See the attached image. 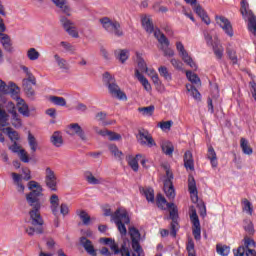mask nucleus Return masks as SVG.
<instances>
[{
    "instance_id": "b1692460",
    "label": "nucleus",
    "mask_w": 256,
    "mask_h": 256,
    "mask_svg": "<svg viewBox=\"0 0 256 256\" xmlns=\"http://www.w3.org/2000/svg\"><path fill=\"white\" fill-rule=\"evenodd\" d=\"M69 129L72 131V135H77L81 139V141H87V135H85V130H83L79 123L70 124Z\"/></svg>"
},
{
    "instance_id": "c03bdc74",
    "label": "nucleus",
    "mask_w": 256,
    "mask_h": 256,
    "mask_svg": "<svg viewBox=\"0 0 256 256\" xmlns=\"http://www.w3.org/2000/svg\"><path fill=\"white\" fill-rule=\"evenodd\" d=\"M7 121H9V114H7V111L2 109L0 105V127H7V125H9Z\"/></svg>"
},
{
    "instance_id": "603ef678",
    "label": "nucleus",
    "mask_w": 256,
    "mask_h": 256,
    "mask_svg": "<svg viewBox=\"0 0 256 256\" xmlns=\"http://www.w3.org/2000/svg\"><path fill=\"white\" fill-rule=\"evenodd\" d=\"M143 158V155L138 154L130 161V167L137 173L139 171V160Z\"/></svg>"
},
{
    "instance_id": "f03ea898",
    "label": "nucleus",
    "mask_w": 256,
    "mask_h": 256,
    "mask_svg": "<svg viewBox=\"0 0 256 256\" xmlns=\"http://www.w3.org/2000/svg\"><path fill=\"white\" fill-rule=\"evenodd\" d=\"M102 81L108 89V93L111 97L119 99V101H127V94L121 90L117 85V80L109 72H105L102 76Z\"/></svg>"
},
{
    "instance_id": "bb28decb",
    "label": "nucleus",
    "mask_w": 256,
    "mask_h": 256,
    "mask_svg": "<svg viewBox=\"0 0 256 256\" xmlns=\"http://www.w3.org/2000/svg\"><path fill=\"white\" fill-rule=\"evenodd\" d=\"M142 27L147 31L148 33H155V28L153 26V21L151 20V16L144 15L142 17Z\"/></svg>"
},
{
    "instance_id": "9d476101",
    "label": "nucleus",
    "mask_w": 256,
    "mask_h": 256,
    "mask_svg": "<svg viewBox=\"0 0 256 256\" xmlns=\"http://www.w3.org/2000/svg\"><path fill=\"white\" fill-rule=\"evenodd\" d=\"M154 37L157 39V41L161 45V51L164 53V57H173L175 55V51L173 49L169 48V39L165 37V34L161 33L160 30H156L154 32Z\"/></svg>"
},
{
    "instance_id": "0e129e2a",
    "label": "nucleus",
    "mask_w": 256,
    "mask_h": 256,
    "mask_svg": "<svg viewBox=\"0 0 256 256\" xmlns=\"http://www.w3.org/2000/svg\"><path fill=\"white\" fill-rule=\"evenodd\" d=\"M60 45L67 53H75V46L71 45V43L62 41Z\"/></svg>"
},
{
    "instance_id": "6e6552de",
    "label": "nucleus",
    "mask_w": 256,
    "mask_h": 256,
    "mask_svg": "<svg viewBox=\"0 0 256 256\" xmlns=\"http://www.w3.org/2000/svg\"><path fill=\"white\" fill-rule=\"evenodd\" d=\"M164 171L166 173L164 179V192L168 199H175V188L173 187V172L169 167L164 166Z\"/></svg>"
},
{
    "instance_id": "338daca9",
    "label": "nucleus",
    "mask_w": 256,
    "mask_h": 256,
    "mask_svg": "<svg viewBox=\"0 0 256 256\" xmlns=\"http://www.w3.org/2000/svg\"><path fill=\"white\" fill-rule=\"evenodd\" d=\"M86 181L90 185H99L101 183V180L95 178L91 172H89V175L86 176Z\"/></svg>"
},
{
    "instance_id": "de8ad7c7",
    "label": "nucleus",
    "mask_w": 256,
    "mask_h": 256,
    "mask_svg": "<svg viewBox=\"0 0 256 256\" xmlns=\"http://www.w3.org/2000/svg\"><path fill=\"white\" fill-rule=\"evenodd\" d=\"M226 53L229 57V59L232 61L233 65H237V52L235 51V49L231 46L227 47L226 49Z\"/></svg>"
},
{
    "instance_id": "a18cd8bd",
    "label": "nucleus",
    "mask_w": 256,
    "mask_h": 256,
    "mask_svg": "<svg viewBox=\"0 0 256 256\" xmlns=\"http://www.w3.org/2000/svg\"><path fill=\"white\" fill-rule=\"evenodd\" d=\"M145 74L148 75L153 81L155 85H159V74L155 71V69H149L147 68L146 71H144Z\"/></svg>"
},
{
    "instance_id": "6e6d98bb",
    "label": "nucleus",
    "mask_w": 256,
    "mask_h": 256,
    "mask_svg": "<svg viewBox=\"0 0 256 256\" xmlns=\"http://www.w3.org/2000/svg\"><path fill=\"white\" fill-rule=\"evenodd\" d=\"M158 72H159L160 76L164 77V79L166 81H171V79H172L171 73H169V69L166 68V66H160L158 68Z\"/></svg>"
},
{
    "instance_id": "5701e85b",
    "label": "nucleus",
    "mask_w": 256,
    "mask_h": 256,
    "mask_svg": "<svg viewBox=\"0 0 256 256\" xmlns=\"http://www.w3.org/2000/svg\"><path fill=\"white\" fill-rule=\"evenodd\" d=\"M0 43L7 53H13V41H11L9 34L0 32Z\"/></svg>"
},
{
    "instance_id": "e2e57ef3",
    "label": "nucleus",
    "mask_w": 256,
    "mask_h": 256,
    "mask_svg": "<svg viewBox=\"0 0 256 256\" xmlns=\"http://www.w3.org/2000/svg\"><path fill=\"white\" fill-rule=\"evenodd\" d=\"M139 111L143 115H146V117H151V115H153V112L155 111V106L139 108Z\"/></svg>"
},
{
    "instance_id": "72a5a7b5",
    "label": "nucleus",
    "mask_w": 256,
    "mask_h": 256,
    "mask_svg": "<svg viewBox=\"0 0 256 256\" xmlns=\"http://www.w3.org/2000/svg\"><path fill=\"white\" fill-rule=\"evenodd\" d=\"M1 131H6L9 139L12 141V143H17L21 137L19 136V132L13 130L11 127L2 128Z\"/></svg>"
},
{
    "instance_id": "79ce46f5",
    "label": "nucleus",
    "mask_w": 256,
    "mask_h": 256,
    "mask_svg": "<svg viewBox=\"0 0 256 256\" xmlns=\"http://www.w3.org/2000/svg\"><path fill=\"white\" fill-rule=\"evenodd\" d=\"M136 62L138 65V71L146 72L147 71V63H145V60L142 59L141 54L139 52H136Z\"/></svg>"
},
{
    "instance_id": "9b49d317",
    "label": "nucleus",
    "mask_w": 256,
    "mask_h": 256,
    "mask_svg": "<svg viewBox=\"0 0 256 256\" xmlns=\"http://www.w3.org/2000/svg\"><path fill=\"white\" fill-rule=\"evenodd\" d=\"M189 215L192 223V233L194 235V239L199 241V239H201V222H199V216L197 215V210H195V207H190Z\"/></svg>"
},
{
    "instance_id": "49530a36",
    "label": "nucleus",
    "mask_w": 256,
    "mask_h": 256,
    "mask_svg": "<svg viewBox=\"0 0 256 256\" xmlns=\"http://www.w3.org/2000/svg\"><path fill=\"white\" fill-rule=\"evenodd\" d=\"M128 51L127 50H115L114 55L115 57L121 61L122 63H125L127 59H129V56L127 55Z\"/></svg>"
},
{
    "instance_id": "58836bf2",
    "label": "nucleus",
    "mask_w": 256,
    "mask_h": 256,
    "mask_svg": "<svg viewBox=\"0 0 256 256\" xmlns=\"http://www.w3.org/2000/svg\"><path fill=\"white\" fill-rule=\"evenodd\" d=\"M186 77L188 81H191L193 85H196L197 87H201V79L197 74L191 72V71H186Z\"/></svg>"
},
{
    "instance_id": "5fc2aeb1",
    "label": "nucleus",
    "mask_w": 256,
    "mask_h": 256,
    "mask_svg": "<svg viewBox=\"0 0 256 256\" xmlns=\"http://www.w3.org/2000/svg\"><path fill=\"white\" fill-rule=\"evenodd\" d=\"M54 59L60 69H65V70L69 69V66L67 65V60L61 58L59 54H55Z\"/></svg>"
},
{
    "instance_id": "6ab92c4d",
    "label": "nucleus",
    "mask_w": 256,
    "mask_h": 256,
    "mask_svg": "<svg viewBox=\"0 0 256 256\" xmlns=\"http://www.w3.org/2000/svg\"><path fill=\"white\" fill-rule=\"evenodd\" d=\"M17 84L9 82L8 85L5 81L0 79V101L2 103H7V100L3 95H9V91H17Z\"/></svg>"
},
{
    "instance_id": "c85d7f7f",
    "label": "nucleus",
    "mask_w": 256,
    "mask_h": 256,
    "mask_svg": "<svg viewBox=\"0 0 256 256\" xmlns=\"http://www.w3.org/2000/svg\"><path fill=\"white\" fill-rule=\"evenodd\" d=\"M53 3L56 5V7H58L59 9H61V11H63L65 13V15H67L68 17H71V8L69 7V5H67V0H52Z\"/></svg>"
},
{
    "instance_id": "864d4df0",
    "label": "nucleus",
    "mask_w": 256,
    "mask_h": 256,
    "mask_svg": "<svg viewBox=\"0 0 256 256\" xmlns=\"http://www.w3.org/2000/svg\"><path fill=\"white\" fill-rule=\"evenodd\" d=\"M27 57L30 61H37V59H39V57H41V54L39 53V51H37V49L30 48L27 51Z\"/></svg>"
},
{
    "instance_id": "393cba45",
    "label": "nucleus",
    "mask_w": 256,
    "mask_h": 256,
    "mask_svg": "<svg viewBox=\"0 0 256 256\" xmlns=\"http://www.w3.org/2000/svg\"><path fill=\"white\" fill-rule=\"evenodd\" d=\"M134 77L141 83V85L144 87L145 91L150 92L151 91V83H149V80L141 74L139 69H135Z\"/></svg>"
},
{
    "instance_id": "f8f14e48",
    "label": "nucleus",
    "mask_w": 256,
    "mask_h": 256,
    "mask_svg": "<svg viewBox=\"0 0 256 256\" xmlns=\"http://www.w3.org/2000/svg\"><path fill=\"white\" fill-rule=\"evenodd\" d=\"M136 139L138 143L142 145V147H155V145H157V143H155V140L153 139V136H151V133L143 128L138 130Z\"/></svg>"
},
{
    "instance_id": "0eeeda50",
    "label": "nucleus",
    "mask_w": 256,
    "mask_h": 256,
    "mask_svg": "<svg viewBox=\"0 0 256 256\" xmlns=\"http://www.w3.org/2000/svg\"><path fill=\"white\" fill-rule=\"evenodd\" d=\"M100 23L103 29H105V31H107L108 33L116 35V37H122L123 30H121V24H119V22L112 21L111 19H109V17H103L102 19H100Z\"/></svg>"
},
{
    "instance_id": "774afa93",
    "label": "nucleus",
    "mask_w": 256,
    "mask_h": 256,
    "mask_svg": "<svg viewBox=\"0 0 256 256\" xmlns=\"http://www.w3.org/2000/svg\"><path fill=\"white\" fill-rule=\"evenodd\" d=\"M188 256H196L195 255V243L192 240H189L186 246Z\"/></svg>"
},
{
    "instance_id": "3c124183",
    "label": "nucleus",
    "mask_w": 256,
    "mask_h": 256,
    "mask_svg": "<svg viewBox=\"0 0 256 256\" xmlns=\"http://www.w3.org/2000/svg\"><path fill=\"white\" fill-rule=\"evenodd\" d=\"M216 251L218 255L227 256L231 252V248L227 245L218 244L216 246Z\"/></svg>"
},
{
    "instance_id": "bf43d9fd",
    "label": "nucleus",
    "mask_w": 256,
    "mask_h": 256,
    "mask_svg": "<svg viewBox=\"0 0 256 256\" xmlns=\"http://www.w3.org/2000/svg\"><path fill=\"white\" fill-rule=\"evenodd\" d=\"M104 137H108L109 141H120L121 134H118L113 131L106 130Z\"/></svg>"
},
{
    "instance_id": "e433bc0d",
    "label": "nucleus",
    "mask_w": 256,
    "mask_h": 256,
    "mask_svg": "<svg viewBox=\"0 0 256 256\" xmlns=\"http://www.w3.org/2000/svg\"><path fill=\"white\" fill-rule=\"evenodd\" d=\"M11 125L15 129H21L23 127V120H21V116L19 113L14 112V114H11Z\"/></svg>"
},
{
    "instance_id": "ddd939ff",
    "label": "nucleus",
    "mask_w": 256,
    "mask_h": 256,
    "mask_svg": "<svg viewBox=\"0 0 256 256\" xmlns=\"http://www.w3.org/2000/svg\"><path fill=\"white\" fill-rule=\"evenodd\" d=\"M176 49L182 61H184L186 65H189L191 69L197 70V64L193 61V58H191V56L189 55V52H187V50L185 49V46L183 45V43L177 42Z\"/></svg>"
},
{
    "instance_id": "f257e3e1",
    "label": "nucleus",
    "mask_w": 256,
    "mask_h": 256,
    "mask_svg": "<svg viewBox=\"0 0 256 256\" xmlns=\"http://www.w3.org/2000/svg\"><path fill=\"white\" fill-rule=\"evenodd\" d=\"M29 193L26 194V202L29 210L30 223L32 226L25 228V232L29 237H33L35 233L37 235H43L45 229L43 225L45 221L41 216V208L43 207V187L40 186L39 182L31 180L28 182Z\"/></svg>"
},
{
    "instance_id": "1a4fd4ad",
    "label": "nucleus",
    "mask_w": 256,
    "mask_h": 256,
    "mask_svg": "<svg viewBox=\"0 0 256 256\" xmlns=\"http://www.w3.org/2000/svg\"><path fill=\"white\" fill-rule=\"evenodd\" d=\"M16 88H18L16 91H9L8 95H11L12 99H15L17 102V105H20L18 107V112L23 117H31V111H29V105L25 103V100H23L21 97H19V86L16 85Z\"/></svg>"
},
{
    "instance_id": "c9c22d12",
    "label": "nucleus",
    "mask_w": 256,
    "mask_h": 256,
    "mask_svg": "<svg viewBox=\"0 0 256 256\" xmlns=\"http://www.w3.org/2000/svg\"><path fill=\"white\" fill-rule=\"evenodd\" d=\"M76 215L81 219L83 225L89 226L91 225V216L85 210H77Z\"/></svg>"
},
{
    "instance_id": "4d7b16f0",
    "label": "nucleus",
    "mask_w": 256,
    "mask_h": 256,
    "mask_svg": "<svg viewBox=\"0 0 256 256\" xmlns=\"http://www.w3.org/2000/svg\"><path fill=\"white\" fill-rule=\"evenodd\" d=\"M28 143L31 151L35 153V151H37L38 144H37V139H35V136H33L31 132L28 133Z\"/></svg>"
},
{
    "instance_id": "4c0bfd02",
    "label": "nucleus",
    "mask_w": 256,
    "mask_h": 256,
    "mask_svg": "<svg viewBox=\"0 0 256 256\" xmlns=\"http://www.w3.org/2000/svg\"><path fill=\"white\" fill-rule=\"evenodd\" d=\"M186 89L188 93H190L191 97L195 99L196 101H201V93H199V90L195 88V86L191 84H186Z\"/></svg>"
},
{
    "instance_id": "412c9836",
    "label": "nucleus",
    "mask_w": 256,
    "mask_h": 256,
    "mask_svg": "<svg viewBox=\"0 0 256 256\" xmlns=\"http://www.w3.org/2000/svg\"><path fill=\"white\" fill-rule=\"evenodd\" d=\"M188 191L190 193L191 201L198 203L199 195L197 192V183L195 182V178L193 176L188 177Z\"/></svg>"
},
{
    "instance_id": "4be33fe9",
    "label": "nucleus",
    "mask_w": 256,
    "mask_h": 256,
    "mask_svg": "<svg viewBox=\"0 0 256 256\" xmlns=\"http://www.w3.org/2000/svg\"><path fill=\"white\" fill-rule=\"evenodd\" d=\"M80 245L85 249L86 253L91 256H97V250H95V246H93V242L87 239V237H80Z\"/></svg>"
},
{
    "instance_id": "4468645a",
    "label": "nucleus",
    "mask_w": 256,
    "mask_h": 256,
    "mask_svg": "<svg viewBox=\"0 0 256 256\" xmlns=\"http://www.w3.org/2000/svg\"><path fill=\"white\" fill-rule=\"evenodd\" d=\"M176 49L182 61H184L186 65H189L191 69L197 70V64L193 61V58H191V56L189 55V52H187V50L185 49V46L183 45V43L177 42Z\"/></svg>"
},
{
    "instance_id": "2eb2a0df",
    "label": "nucleus",
    "mask_w": 256,
    "mask_h": 256,
    "mask_svg": "<svg viewBox=\"0 0 256 256\" xmlns=\"http://www.w3.org/2000/svg\"><path fill=\"white\" fill-rule=\"evenodd\" d=\"M60 23L63 29L70 35V37H73L74 39H78L79 32L77 31V27H75V23L73 21L69 20L65 16H60Z\"/></svg>"
},
{
    "instance_id": "423d86ee",
    "label": "nucleus",
    "mask_w": 256,
    "mask_h": 256,
    "mask_svg": "<svg viewBox=\"0 0 256 256\" xmlns=\"http://www.w3.org/2000/svg\"><path fill=\"white\" fill-rule=\"evenodd\" d=\"M129 235L132 241V256H145V252H143V248H141V244L139 243L141 241V233H139V230L135 227H130Z\"/></svg>"
},
{
    "instance_id": "a211bd4d",
    "label": "nucleus",
    "mask_w": 256,
    "mask_h": 256,
    "mask_svg": "<svg viewBox=\"0 0 256 256\" xmlns=\"http://www.w3.org/2000/svg\"><path fill=\"white\" fill-rule=\"evenodd\" d=\"M215 21L216 24L223 29L226 35L233 37V26L231 25L229 19H227L225 16H216Z\"/></svg>"
},
{
    "instance_id": "aec40b11",
    "label": "nucleus",
    "mask_w": 256,
    "mask_h": 256,
    "mask_svg": "<svg viewBox=\"0 0 256 256\" xmlns=\"http://www.w3.org/2000/svg\"><path fill=\"white\" fill-rule=\"evenodd\" d=\"M33 85H37L36 78H34V82L33 80H30V78H24L22 80V88L27 97H35V90L33 89Z\"/></svg>"
},
{
    "instance_id": "7ed1b4c3",
    "label": "nucleus",
    "mask_w": 256,
    "mask_h": 256,
    "mask_svg": "<svg viewBox=\"0 0 256 256\" xmlns=\"http://www.w3.org/2000/svg\"><path fill=\"white\" fill-rule=\"evenodd\" d=\"M112 217L122 238L125 237V235H127V227H125V225H129V216H127V210L124 208H118Z\"/></svg>"
},
{
    "instance_id": "7c9ffc66",
    "label": "nucleus",
    "mask_w": 256,
    "mask_h": 256,
    "mask_svg": "<svg viewBox=\"0 0 256 256\" xmlns=\"http://www.w3.org/2000/svg\"><path fill=\"white\" fill-rule=\"evenodd\" d=\"M50 209L53 213V215L57 216L59 215V196H57V194H53L50 197Z\"/></svg>"
},
{
    "instance_id": "ea45409f",
    "label": "nucleus",
    "mask_w": 256,
    "mask_h": 256,
    "mask_svg": "<svg viewBox=\"0 0 256 256\" xmlns=\"http://www.w3.org/2000/svg\"><path fill=\"white\" fill-rule=\"evenodd\" d=\"M49 101L58 107H65L67 105V100L60 96H50Z\"/></svg>"
},
{
    "instance_id": "473e14b6",
    "label": "nucleus",
    "mask_w": 256,
    "mask_h": 256,
    "mask_svg": "<svg viewBox=\"0 0 256 256\" xmlns=\"http://www.w3.org/2000/svg\"><path fill=\"white\" fill-rule=\"evenodd\" d=\"M240 147L244 155H253V148H251V145L249 144V140L245 138H241Z\"/></svg>"
},
{
    "instance_id": "8fccbe9b",
    "label": "nucleus",
    "mask_w": 256,
    "mask_h": 256,
    "mask_svg": "<svg viewBox=\"0 0 256 256\" xmlns=\"http://www.w3.org/2000/svg\"><path fill=\"white\" fill-rule=\"evenodd\" d=\"M242 210L248 215H253V204H251L247 198L242 199Z\"/></svg>"
},
{
    "instance_id": "37998d69",
    "label": "nucleus",
    "mask_w": 256,
    "mask_h": 256,
    "mask_svg": "<svg viewBox=\"0 0 256 256\" xmlns=\"http://www.w3.org/2000/svg\"><path fill=\"white\" fill-rule=\"evenodd\" d=\"M244 231L247 236L255 235V228L253 226V222L251 220H245L243 225Z\"/></svg>"
},
{
    "instance_id": "2f4dec72",
    "label": "nucleus",
    "mask_w": 256,
    "mask_h": 256,
    "mask_svg": "<svg viewBox=\"0 0 256 256\" xmlns=\"http://www.w3.org/2000/svg\"><path fill=\"white\" fill-rule=\"evenodd\" d=\"M245 253L247 256H256L255 249L248 248L245 250V246H240L237 250H234V256H245Z\"/></svg>"
},
{
    "instance_id": "dca6fc26",
    "label": "nucleus",
    "mask_w": 256,
    "mask_h": 256,
    "mask_svg": "<svg viewBox=\"0 0 256 256\" xmlns=\"http://www.w3.org/2000/svg\"><path fill=\"white\" fill-rule=\"evenodd\" d=\"M167 209H170V219H172L170 235H172V237H177V229H179V223H177V206H175L174 203H171L168 204Z\"/></svg>"
},
{
    "instance_id": "13d9d810",
    "label": "nucleus",
    "mask_w": 256,
    "mask_h": 256,
    "mask_svg": "<svg viewBox=\"0 0 256 256\" xmlns=\"http://www.w3.org/2000/svg\"><path fill=\"white\" fill-rule=\"evenodd\" d=\"M213 51L217 59H223V53L225 49L221 44H216L213 46Z\"/></svg>"
},
{
    "instance_id": "cd10ccee",
    "label": "nucleus",
    "mask_w": 256,
    "mask_h": 256,
    "mask_svg": "<svg viewBox=\"0 0 256 256\" xmlns=\"http://www.w3.org/2000/svg\"><path fill=\"white\" fill-rule=\"evenodd\" d=\"M108 149H109L111 155H113L115 157V159H117L118 161H123V159L125 158V154H123V152L121 150H119L117 145L109 144Z\"/></svg>"
},
{
    "instance_id": "f704fd0d",
    "label": "nucleus",
    "mask_w": 256,
    "mask_h": 256,
    "mask_svg": "<svg viewBox=\"0 0 256 256\" xmlns=\"http://www.w3.org/2000/svg\"><path fill=\"white\" fill-rule=\"evenodd\" d=\"M207 159H209L212 167H217L218 165L217 153L215 152V149L213 148V146L208 147Z\"/></svg>"
},
{
    "instance_id": "20e7f679",
    "label": "nucleus",
    "mask_w": 256,
    "mask_h": 256,
    "mask_svg": "<svg viewBox=\"0 0 256 256\" xmlns=\"http://www.w3.org/2000/svg\"><path fill=\"white\" fill-rule=\"evenodd\" d=\"M240 5H241V8H240L241 15L243 17L247 18L249 21L248 29L256 37V17L253 14V11H251V9H249V2H247V0H242Z\"/></svg>"
},
{
    "instance_id": "39448f33",
    "label": "nucleus",
    "mask_w": 256,
    "mask_h": 256,
    "mask_svg": "<svg viewBox=\"0 0 256 256\" xmlns=\"http://www.w3.org/2000/svg\"><path fill=\"white\" fill-rule=\"evenodd\" d=\"M100 241H102L104 245H109L111 251H114V255H119V253H121L122 256H129V248L127 247L129 239L123 238V243L120 248L112 238H101Z\"/></svg>"
},
{
    "instance_id": "a19ab883",
    "label": "nucleus",
    "mask_w": 256,
    "mask_h": 256,
    "mask_svg": "<svg viewBox=\"0 0 256 256\" xmlns=\"http://www.w3.org/2000/svg\"><path fill=\"white\" fill-rule=\"evenodd\" d=\"M161 149L165 155H173V151H175L173 144L169 141L162 142Z\"/></svg>"
},
{
    "instance_id": "680f3d73",
    "label": "nucleus",
    "mask_w": 256,
    "mask_h": 256,
    "mask_svg": "<svg viewBox=\"0 0 256 256\" xmlns=\"http://www.w3.org/2000/svg\"><path fill=\"white\" fill-rule=\"evenodd\" d=\"M144 195H145L147 201H150L151 203H153V201H155V191L153 190V188H145Z\"/></svg>"
},
{
    "instance_id": "a878e982",
    "label": "nucleus",
    "mask_w": 256,
    "mask_h": 256,
    "mask_svg": "<svg viewBox=\"0 0 256 256\" xmlns=\"http://www.w3.org/2000/svg\"><path fill=\"white\" fill-rule=\"evenodd\" d=\"M194 11L196 12V15H198L206 25H209L211 23V20L209 19V16H207V13H205V10L201 5L195 4L193 6Z\"/></svg>"
},
{
    "instance_id": "f3484780",
    "label": "nucleus",
    "mask_w": 256,
    "mask_h": 256,
    "mask_svg": "<svg viewBox=\"0 0 256 256\" xmlns=\"http://www.w3.org/2000/svg\"><path fill=\"white\" fill-rule=\"evenodd\" d=\"M45 173L46 187H48V189L51 191H57V176L55 175V171H53L50 167H47Z\"/></svg>"
},
{
    "instance_id": "69168bd1",
    "label": "nucleus",
    "mask_w": 256,
    "mask_h": 256,
    "mask_svg": "<svg viewBox=\"0 0 256 256\" xmlns=\"http://www.w3.org/2000/svg\"><path fill=\"white\" fill-rule=\"evenodd\" d=\"M243 241L245 250L249 249V247H255V240H253V238L245 235Z\"/></svg>"
},
{
    "instance_id": "09e8293b",
    "label": "nucleus",
    "mask_w": 256,
    "mask_h": 256,
    "mask_svg": "<svg viewBox=\"0 0 256 256\" xmlns=\"http://www.w3.org/2000/svg\"><path fill=\"white\" fill-rule=\"evenodd\" d=\"M157 205L160 209H167L171 203H168L165 197L161 194L157 195Z\"/></svg>"
},
{
    "instance_id": "052dcab7",
    "label": "nucleus",
    "mask_w": 256,
    "mask_h": 256,
    "mask_svg": "<svg viewBox=\"0 0 256 256\" xmlns=\"http://www.w3.org/2000/svg\"><path fill=\"white\" fill-rule=\"evenodd\" d=\"M162 131H171V127H173V121H162L157 124Z\"/></svg>"
},
{
    "instance_id": "c756f323",
    "label": "nucleus",
    "mask_w": 256,
    "mask_h": 256,
    "mask_svg": "<svg viewBox=\"0 0 256 256\" xmlns=\"http://www.w3.org/2000/svg\"><path fill=\"white\" fill-rule=\"evenodd\" d=\"M50 143L54 145V147H62L63 146V135H61L60 131H55L50 137Z\"/></svg>"
}]
</instances>
